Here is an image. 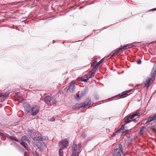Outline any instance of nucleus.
I'll return each mask as SVG.
<instances>
[{
	"instance_id": "7",
	"label": "nucleus",
	"mask_w": 156,
	"mask_h": 156,
	"mask_svg": "<svg viewBox=\"0 0 156 156\" xmlns=\"http://www.w3.org/2000/svg\"><path fill=\"white\" fill-rule=\"evenodd\" d=\"M23 107L27 113H30L31 109V106L28 103L25 102L23 103Z\"/></svg>"
},
{
	"instance_id": "8",
	"label": "nucleus",
	"mask_w": 156,
	"mask_h": 156,
	"mask_svg": "<svg viewBox=\"0 0 156 156\" xmlns=\"http://www.w3.org/2000/svg\"><path fill=\"white\" fill-rule=\"evenodd\" d=\"M154 120H156V116H155L154 115L152 117H150L148 118L147 120V121L146 124Z\"/></svg>"
},
{
	"instance_id": "12",
	"label": "nucleus",
	"mask_w": 156,
	"mask_h": 156,
	"mask_svg": "<svg viewBox=\"0 0 156 156\" xmlns=\"http://www.w3.org/2000/svg\"><path fill=\"white\" fill-rule=\"evenodd\" d=\"M61 144L63 146L66 147L68 145V142L67 140H64L62 141Z\"/></svg>"
},
{
	"instance_id": "19",
	"label": "nucleus",
	"mask_w": 156,
	"mask_h": 156,
	"mask_svg": "<svg viewBox=\"0 0 156 156\" xmlns=\"http://www.w3.org/2000/svg\"><path fill=\"white\" fill-rule=\"evenodd\" d=\"M81 104L82 107L85 108L88 105V104H87L86 100L84 102L81 103Z\"/></svg>"
},
{
	"instance_id": "9",
	"label": "nucleus",
	"mask_w": 156,
	"mask_h": 156,
	"mask_svg": "<svg viewBox=\"0 0 156 156\" xmlns=\"http://www.w3.org/2000/svg\"><path fill=\"white\" fill-rule=\"evenodd\" d=\"M51 100V98L48 95L46 96L44 98V101L46 103H48L50 102Z\"/></svg>"
},
{
	"instance_id": "32",
	"label": "nucleus",
	"mask_w": 156,
	"mask_h": 156,
	"mask_svg": "<svg viewBox=\"0 0 156 156\" xmlns=\"http://www.w3.org/2000/svg\"><path fill=\"white\" fill-rule=\"evenodd\" d=\"M120 52V51L119 50V49H118V50H117L116 51H115V53L116 55L118 53Z\"/></svg>"
},
{
	"instance_id": "31",
	"label": "nucleus",
	"mask_w": 156,
	"mask_h": 156,
	"mask_svg": "<svg viewBox=\"0 0 156 156\" xmlns=\"http://www.w3.org/2000/svg\"><path fill=\"white\" fill-rule=\"evenodd\" d=\"M72 84H70V87H73V86H74V85L75 84V83L74 82H73L71 83Z\"/></svg>"
},
{
	"instance_id": "25",
	"label": "nucleus",
	"mask_w": 156,
	"mask_h": 156,
	"mask_svg": "<svg viewBox=\"0 0 156 156\" xmlns=\"http://www.w3.org/2000/svg\"><path fill=\"white\" fill-rule=\"evenodd\" d=\"M78 93L81 97L84 95V93L82 91H80L78 92Z\"/></svg>"
},
{
	"instance_id": "28",
	"label": "nucleus",
	"mask_w": 156,
	"mask_h": 156,
	"mask_svg": "<svg viewBox=\"0 0 156 156\" xmlns=\"http://www.w3.org/2000/svg\"><path fill=\"white\" fill-rule=\"evenodd\" d=\"M151 129L152 131L154 132H156V129L154 128H151Z\"/></svg>"
},
{
	"instance_id": "26",
	"label": "nucleus",
	"mask_w": 156,
	"mask_h": 156,
	"mask_svg": "<svg viewBox=\"0 0 156 156\" xmlns=\"http://www.w3.org/2000/svg\"><path fill=\"white\" fill-rule=\"evenodd\" d=\"M124 129V125H122L120 128L119 129V131L121 132L122 130H123Z\"/></svg>"
},
{
	"instance_id": "3",
	"label": "nucleus",
	"mask_w": 156,
	"mask_h": 156,
	"mask_svg": "<svg viewBox=\"0 0 156 156\" xmlns=\"http://www.w3.org/2000/svg\"><path fill=\"white\" fill-rule=\"evenodd\" d=\"M121 152L122 153L123 155L125 154L123 153L122 145L120 144L119 145V147L115 150L113 154V156H121Z\"/></svg>"
},
{
	"instance_id": "22",
	"label": "nucleus",
	"mask_w": 156,
	"mask_h": 156,
	"mask_svg": "<svg viewBox=\"0 0 156 156\" xmlns=\"http://www.w3.org/2000/svg\"><path fill=\"white\" fill-rule=\"evenodd\" d=\"M58 153L59 156H63V151L62 149H59Z\"/></svg>"
},
{
	"instance_id": "15",
	"label": "nucleus",
	"mask_w": 156,
	"mask_h": 156,
	"mask_svg": "<svg viewBox=\"0 0 156 156\" xmlns=\"http://www.w3.org/2000/svg\"><path fill=\"white\" fill-rule=\"evenodd\" d=\"M29 140V139L27 136H23L21 140V142L22 141H24L25 142V141H28Z\"/></svg>"
},
{
	"instance_id": "27",
	"label": "nucleus",
	"mask_w": 156,
	"mask_h": 156,
	"mask_svg": "<svg viewBox=\"0 0 156 156\" xmlns=\"http://www.w3.org/2000/svg\"><path fill=\"white\" fill-rule=\"evenodd\" d=\"M97 69V68L94 66L92 69V71H93V72H94V73H95V72L96 70Z\"/></svg>"
},
{
	"instance_id": "39",
	"label": "nucleus",
	"mask_w": 156,
	"mask_h": 156,
	"mask_svg": "<svg viewBox=\"0 0 156 156\" xmlns=\"http://www.w3.org/2000/svg\"><path fill=\"white\" fill-rule=\"evenodd\" d=\"M154 115H155V116H156V113L154 114Z\"/></svg>"
},
{
	"instance_id": "11",
	"label": "nucleus",
	"mask_w": 156,
	"mask_h": 156,
	"mask_svg": "<svg viewBox=\"0 0 156 156\" xmlns=\"http://www.w3.org/2000/svg\"><path fill=\"white\" fill-rule=\"evenodd\" d=\"M33 140L34 141H37L38 140L43 141L44 140V138L41 136H39L34 137Z\"/></svg>"
},
{
	"instance_id": "17",
	"label": "nucleus",
	"mask_w": 156,
	"mask_h": 156,
	"mask_svg": "<svg viewBox=\"0 0 156 156\" xmlns=\"http://www.w3.org/2000/svg\"><path fill=\"white\" fill-rule=\"evenodd\" d=\"M78 81H81L82 82H86L88 80V79L87 78V79H85L84 78H79L78 79Z\"/></svg>"
},
{
	"instance_id": "21",
	"label": "nucleus",
	"mask_w": 156,
	"mask_h": 156,
	"mask_svg": "<svg viewBox=\"0 0 156 156\" xmlns=\"http://www.w3.org/2000/svg\"><path fill=\"white\" fill-rule=\"evenodd\" d=\"M8 96V94H7V95H6V94H2L0 92V97L2 98H4L5 97L6 98V97H7Z\"/></svg>"
},
{
	"instance_id": "33",
	"label": "nucleus",
	"mask_w": 156,
	"mask_h": 156,
	"mask_svg": "<svg viewBox=\"0 0 156 156\" xmlns=\"http://www.w3.org/2000/svg\"><path fill=\"white\" fill-rule=\"evenodd\" d=\"M104 61V59L103 58L102 59H101L100 61L98 62V63L99 64H101L103 62V61Z\"/></svg>"
},
{
	"instance_id": "29",
	"label": "nucleus",
	"mask_w": 156,
	"mask_h": 156,
	"mask_svg": "<svg viewBox=\"0 0 156 156\" xmlns=\"http://www.w3.org/2000/svg\"><path fill=\"white\" fill-rule=\"evenodd\" d=\"M144 128H145V127L144 126L141 127L140 129V132H142V131H143L144 130Z\"/></svg>"
},
{
	"instance_id": "6",
	"label": "nucleus",
	"mask_w": 156,
	"mask_h": 156,
	"mask_svg": "<svg viewBox=\"0 0 156 156\" xmlns=\"http://www.w3.org/2000/svg\"><path fill=\"white\" fill-rule=\"evenodd\" d=\"M132 90H128L124 92H123L121 94H119L116 96L117 98H123L126 97L128 96V93L131 92Z\"/></svg>"
},
{
	"instance_id": "23",
	"label": "nucleus",
	"mask_w": 156,
	"mask_h": 156,
	"mask_svg": "<svg viewBox=\"0 0 156 156\" xmlns=\"http://www.w3.org/2000/svg\"><path fill=\"white\" fill-rule=\"evenodd\" d=\"M81 98V97L80 96L78 93L75 97V98L77 100H79Z\"/></svg>"
},
{
	"instance_id": "1",
	"label": "nucleus",
	"mask_w": 156,
	"mask_h": 156,
	"mask_svg": "<svg viewBox=\"0 0 156 156\" xmlns=\"http://www.w3.org/2000/svg\"><path fill=\"white\" fill-rule=\"evenodd\" d=\"M156 74V66L154 67L152 69L151 73V76L152 78H148L144 82V84L145 85V87L148 88L150 86L151 83L155 79V76Z\"/></svg>"
},
{
	"instance_id": "14",
	"label": "nucleus",
	"mask_w": 156,
	"mask_h": 156,
	"mask_svg": "<svg viewBox=\"0 0 156 156\" xmlns=\"http://www.w3.org/2000/svg\"><path fill=\"white\" fill-rule=\"evenodd\" d=\"M20 144L22 145L27 150L28 145L27 143L25 142L22 141L20 142Z\"/></svg>"
},
{
	"instance_id": "18",
	"label": "nucleus",
	"mask_w": 156,
	"mask_h": 156,
	"mask_svg": "<svg viewBox=\"0 0 156 156\" xmlns=\"http://www.w3.org/2000/svg\"><path fill=\"white\" fill-rule=\"evenodd\" d=\"M95 73L94 72H92L90 74L87 75V78L88 79L89 78H91L93 77Z\"/></svg>"
},
{
	"instance_id": "37",
	"label": "nucleus",
	"mask_w": 156,
	"mask_h": 156,
	"mask_svg": "<svg viewBox=\"0 0 156 156\" xmlns=\"http://www.w3.org/2000/svg\"><path fill=\"white\" fill-rule=\"evenodd\" d=\"M155 10H156V8H154V9L151 10V11H154Z\"/></svg>"
},
{
	"instance_id": "34",
	"label": "nucleus",
	"mask_w": 156,
	"mask_h": 156,
	"mask_svg": "<svg viewBox=\"0 0 156 156\" xmlns=\"http://www.w3.org/2000/svg\"><path fill=\"white\" fill-rule=\"evenodd\" d=\"M55 120V118L52 117L51 119L50 120V121H53Z\"/></svg>"
},
{
	"instance_id": "24",
	"label": "nucleus",
	"mask_w": 156,
	"mask_h": 156,
	"mask_svg": "<svg viewBox=\"0 0 156 156\" xmlns=\"http://www.w3.org/2000/svg\"><path fill=\"white\" fill-rule=\"evenodd\" d=\"M86 101L88 105L90 104L91 99L90 98H88L86 100Z\"/></svg>"
},
{
	"instance_id": "36",
	"label": "nucleus",
	"mask_w": 156,
	"mask_h": 156,
	"mask_svg": "<svg viewBox=\"0 0 156 156\" xmlns=\"http://www.w3.org/2000/svg\"><path fill=\"white\" fill-rule=\"evenodd\" d=\"M4 134L2 133L1 132H0V136H4Z\"/></svg>"
},
{
	"instance_id": "35",
	"label": "nucleus",
	"mask_w": 156,
	"mask_h": 156,
	"mask_svg": "<svg viewBox=\"0 0 156 156\" xmlns=\"http://www.w3.org/2000/svg\"><path fill=\"white\" fill-rule=\"evenodd\" d=\"M116 54H115V53L114 52V53H113V54H112L111 55V57H113L115 55H116Z\"/></svg>"
},
{
	"instance_id": "4",
	"label": "nucleus",
	"mask_w": 156,
	"mask_h": 156,
	"mask_svg": "<svg viewBox=\"0 0 156 156\" xmlns=\"http://www.w3.org/2000/svg\"><path fill=\"white\" fill-rule=\"evenodd\" d=\"M39 112V107L37 105L34 106L31 108L30 113H31V115H36Z\"/></svg>"
},
{
	"instance_id": "5",
	"label": "nucleus",
	"mask_w": 156,
	"mask_h": 156,
	"mask_svg": "<svg viewBox=\"0 0 156 156\" xmlns=\"http://www.w3.org/2000/svg\"><path fill=\"white\" fill-rule=\"evenodd\" d=\"M138 114L136 113L133 114L131 116L127 117V118L125 120V122L126 123H128L130 122L133 120L134 121L138 118Z\"/></svg>"
},
{
	"instance_id": "16",
	"label": "nucleus",
	"mask_w": 156,
	"mask_h": 156,
	"mask_svg": "<svg viewBox=\"0 0 156 156\" xmlns=\"http://www.w3.org/2000/svg\"><path fill=\"white\" fill-rule=\"evenodd\" d=\"M128 46H129V45H125L119 48V49L120 51H123V50H125L128 48H129V47L127 48V47Z\"/></svg>"
},
{
	"instance_id": "20",
	"label": "nucleus",
	"mask_w": 156,
	"mask_h": 156,
	"mask_svg": "<svg viewBox=\"0 0 156 156\" xmlns=\"http://www.w3.org/2000/svg\"><path fill=\"white\" fill-rule=\"evenodd\" d=\"M9 138H10L12 140H14L15 141H18V140L17 138L14 136H9Z\"/></svg>"
},
{
	"instance_id": "10",
	"label": "nucleus",
	"mask_w": 156,
	"mask_h": 156,
	"mask_svg": "<svg viewBox=\"0 0 156 156\" xmlns=\"http://www.w3.org/2000/svg\"><path fill=\"white\" fill-rule=\"evenodd\" d=\"M81 104H76L75 105H74L73 107V108L74 109H79L80 108H82Z\"/></svg>"
},
{
	"instance_id": "13",
	"label": "nucleus",
	"mask_w": 156,
	"mask_h": 156,
	"mask_svg": "<svg viewBox=\"0 0 156 156\" xmlns=\"http://www.w3.org/2000/svg\"><path fill=\"white\" fill-rule=\"evenodd\" d=\"M100 65L98 62H97L96 61H94L91 64V66H95L98 68L99 65Z\"/></svg>"
},
{
	"instance_id": "2",
	"label": "nucleus",
	"mask_w": 156,
	"mask_h": 156,
	"mask_svg": "<svg viewBox=\"0 0 156 156\" xmlns=\"http://www.w3.org/2000/svg\"><path fill=\"white\" fill-rule=\"evenodd\" d=\"M81 144H78L77 145L76 144H73L72 147V154L74 153L75 156H78L79 154L81 152Z\"/></svg>"
},
{
	"instance_id": "30",
	"label": "nucleus",
	"mask_w": 156,
	"mask_h": 156,
	"mask_svg": "<svg viewBox=\"0 0 156 156\" xmlns=\"http://www.w3.org/2000/svg\"><path fill=\"white\" fill-rule=\"evenodd\" d=\"M141 63V61L140 59H139L137 60V63L138 64H140Z\"/></svg>"
},
{
	"instance_id": "38",
	"label": "nucleus",
	"mask_w": 156,
	"mask_h": 156,
	"mask_svg": "<svg viewBox=\"0 0 156 156\" xmlns=\"http://www.w3.org/2000/svg\"><path fill=\"white\" fill-rule=\"evenodd\" d=\"M1 144V141L0 140V145Z\"/></svg>"
}]
</instances>
